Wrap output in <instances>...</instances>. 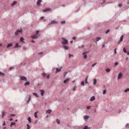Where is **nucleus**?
Masks as SVG:
<instances>
[{"mask_svg": "<svg viewBox=\"0 0 129 129\" xmlns=\"http://www.w3.org/2000/svg\"><path fill=\"white\" fill-rule=\"evenodd\" d=\"M61 39L62 40L61 42V44L62 45V47L65 50H68V47L66 46L68 44V41L66 40L64 37H62Z\"/></svg>", "mask_w": 129, "mask_h": 129, "instance_id": "obj_1", "label": "nucleus"}, {"mask_svg": "<svg viewBox=\"0 0 129 129\" xmlns=\"http://www.w3.org/2000/svg\"><path fill=\"white\" fill-rule=\"evenodd\" d=\"M39 31L37 30L36 33L33 36H31V37L33 39L38 38L40 36V35L39 34Z\"/></svg>", "mask_w": 129, "mask_h": 129, "instance_id": "obj_2", "label": "nucleus"}, {"mask_svg": "<svg viewBox=\"0 0 129 129\" xmlns=\"http://www.w3.org/2000/svg\"><path fill=\"white\" fill-rule=\"evenodd\" d=\"M123 76V75L121 73H119L118 76V79L119 80L121 79Z\"/></svg>", "mask_w": 129, "mask_h": 129, "instance_id": "obj_3", "label": "nucleus"}, {"mask_svg": "<svg viewBox=\"0 0 129 129\" xmlns=\"http://www.w3.org/2000/svg\"><path fill=\"white\" fill-rule=\"evenodd\" d=\"M20 79L21 80L25 81H27V79H26L25 77L24 76H21L20 77Z\"/></svg>", "mask_w": 129, "mask_h": 129, "instance_id": "obj_4", "label": "nucleus"}, {"mask_svg": "<svg viewBox=\"0 0 129 129\" xmlns=\"http://www.w3.org/2000/svg\"><path fill=\"white\" fill-rule=\"evenodd\" d=\"M58 22L55 20H53L51 21V22H50L49 23V24L51 25V24H56Z\"/></svg>", "mask_w": 129, "mask_h": 129, "instance_id": "obj_5", "label": "nucleus"}, {"mask_svg": "<svg viewBox=\"0 0 129 129\" xmlns=\"http://www.w3.org/2000/svg\"><path fill=\"white\" fill-rule=\"evenodd\" d=\"M82 54L83 57L84 58H86L87 57V53L86 52H83Z\"/></svg>", "mask_w": 129, "mask_h": 129, "instance_id": "obj_6", "label": "nucleus"}, {"mask_svg": "<svg viewBox=\"0 0 129 129\" xmlns=\"http://www.w3.org/2000/svg\"><path fill=\"white\" fill-rule=\"evenodd\" d=\"M21 31L20 30H18L17 31H16L15 33V35L16 36H17L18 35L19 33H20Z\"/></svg>", "mask_w": 129, "mask_h": 129, "instance_id": "obj_7", "label": "nucleus"}, {"mask_svg": "<svg viewBox=\"0 0 129 129\" xmlns=\"http://www.w3.org/2000/svg\"><path fill=\"white\" fill-rule=\"evenodd\" d=\"M51 10V9L50 8L46 9H45L43 10V11L44 12H47Z\"/></svg>", "mask_w": 129, "mask_h": 129, "instance_id": "obj_8", "label": "nucleus"}, {"mask_svg": "<svg viewBox=\"0 0 129 129\" xmlns=\"http://www.w3.org/2000/svg\"><path fill=\"white\" fill-rule=\"evenodd\" d=\"M40 91L41 92V94L42 96H43L44 93V90H43L40 89Z\"/></svg>", "mask_w": 129, "mask_h": 129, "instance_id": "obj_9", "label": "nucleus"}, {"mask_svg": "<svg viewBox=\"0 0 129 129\" xmlns=\"http://www.w3.org/2000/svg\"><path fill=\"white\" fill-rule=\"evenodd\" d=\"M30 99H31V95H29L28 100H26V101L27 103H29V101H30Z\"/></svg>", "mask_w": 129, "mask_h": 129, "instance_id": "obj_10", "label": "nucleus"}, {"mask_svg": "<svg viewBox=\"0 0 129 129\" xmlns=\"http://www.w3.org/2000/svg\"><path fill=\"white\" fill-rule=\"evenodd\" d=\"M97 81L96 79H93V85H95L96 84Z\"/></svg>", "mask_w": 129, "mask_h": 129, "instance_id": "obj_11", "label": "nucleus"}, {"mask_svg": "<svg viewBox=\"0 0 129 129\" xmlns=\"http://www.w3.org/2000/svg\"><path fill=\"white\" fill-rule=\"evenodd\" d=\"M95 100V97L94 96H93L90 99V101H92Z\"/></svg>", "mask_w": 129, "mask_h": 129, "instance_id": "obj_12", "label": "nucleus"}, {"mask_svg": "<svg viewBox=\"0 0 129 129\" xmlns=\"http://www.w3.org/2000/svg\"><path fill=\"white\" fill-rule=\"evenodd\" d=\"M17 3V2L16 1H15L13 2L11 4V5L13 7L15 5V4H16Z\"/></svg>", "mask_w": 129, "mask_h": 129, "instance_id": "obj_13", "label": "nucleus"}, {"mask_svg": "<svg viewBox=\"0 0 129 129\" xmlns=\"http://www.w3.org/2000/svg\"><path fill=\"white\" fill-rule=\"evenodd\" d=\"M42 2V0H38L37 2V5H40V3Z\"/></svg>", "mask_w": 129, "mask_h": 129, "instance_id": "obj_14", "label": "nucleus"}, {"mask_svg": "<svg viewBox=\"0 0 129 129\" xmlns=\"http://www.w3.org/2000/svg\"><path fill=\"white\" fill-rule=\"evenodd\" d=\"M19 44L18 43H17L16 44L14 48H18L19 47H21V46H19Z\"/></svg>", "mask_w": 129, "mask_h": 129, "instance_id": "obj_15", "label": "nucleus"}, {"mask_svg": "<svg viewBox=\"0 0 129 129\" xmlns=\"http://www.w3.org/2000/svg\"><path fill=\"white\" fill-rule=\"evenodd\" d=\"M13 44L12 43L8 44L7 46V47L9 48L12 46Z\"/></svg>", "mask_w": 129, "mask_h": 129, "instance_id": "obj_16", "label": "nucleus"}, {"mask_svg": "<svg viewBox=\"0 0 129 129\" xmlns=\"http://www.w3.org/2000/svg\"><path fill=\"white\" fill-rule=\"evenodd\" d=\"M69 80V79L68 78H67L66 80H64L63 81V83L65 84H66L67 82H68Z\"/></svg>", "mask_w": 129, "mask_h": 129, "instance_id": "obj_17", "label": "nucleus"}, {"mask_svg": "<svg viewBox=\"0 0 129 129\" xmlns=\"http://www.w3.org/2000/svg\"><path fill=\"white\" fill-rule=\"evenodd\" d=\"M88 76H86V78H85V81L86 82V83H87V84H89V83L88 82H87V80H88Z\"/></svg>", "mask_w": 129, "mask_h": 129, "instance_id": "obj_18", "label": "nucleus"}, {"mask_svg": "<svg viewBox=\"0 0 129 129\" xmlns=\"http://www.w3.org/2000/svg\"><path fill=\"white\" fill-rule=\"evenodd\" d=\"M89 117L88 116H86L84 117V119L85 121H86L87 120L88 118Z\"/></svg>", "mask_w": 129, "mask_h": 129, "instance_id": "obj_19", "label": "nucleus"}, {"mask_svg": "<svg viewBox=\"0 0 129 129\" xmlns=\"http://www.w3.org/2000/svg\"><path fill=\"white\" fill-rule=\"evenodd\" d=\"M61 69H59L58 68H56V71L57 72H58L60 71Z\"/></svg>", "mask_w": 129, "mask_h": 129, "instance_id": "obj_20", "label": "nucleus"}, {"mask_svg": "<svg viewBox=\"0 0 129 129\" xmlns=\"http://www.w3.org/2000/svg\"><path fill=\"white\" fill-rule=\"evenodd\" d=\"M42 75L43 77H46V74L44 73H43Z\"/></svg>", "mask_w": 129, "mask_h": 129, "instance_id": "obj_21", "label": "nucleus"}, {"mask_svg": "<svg viewBox=\"0 0 129 129\" xmlns=\"http://www.w3.org/2000/svg\"><path fill=\"white\" fill-rule=\"evenodd\" d=\"M123 36L122 35L120 38V41H123Z\"/></svg>", "mask_w": 129, "mask_h": 129, "instance_id": "obj_22", "label": "nucleus"}, {"mask_svg": "<svg viewBox=\"0 0 129 129\" xmlns=\"http://www.w3.org/2000/svg\"><path fill=\"white\" fill-rule=\"evenodd\" d=\"M101 39V38L100 37H98L96 38V42H97L99 40Z\"/></svg>", "mask_w": 129, "mask_h": 129, "instance_id": "obj_23", "label": "nucleus"}, {"mask_svg": "<svg viewBox=\"0 0 129 129\" xmlns=\"http://www.w3.org/2000/svg\"><path fill=\"white\" fill-rule=\"evenodd\" d=\"M37 112H35L34 113V116L35 118H37Z\"/></svg>", "mask_w": 129, "mask_h": 129, "instance_id": "obj_24", "label": "nucleus"}, {"mask_svg": "<svg viewBox=\"0 0 129 129\" xmlns=\"http://www.w3.org/2000/svg\"><path fill=\"white\" fill-rule=\"evenodd\" d=\"M33 94V95H34L36 96L37 97H39L38 96V94H37V93H34Z\"/></svg>", "mask_w": 129, "mask_h": 129, "instance_id": "obj_25", "label": "nucleus"}, {"mask_svg": "<svg viewBox=\"0 0 129 129\" xmlns=\"http://www.w3.org/2000/svg\"><path fill=\"white\" fill-rule=\"evenodd\" d=\"M56 122L58 124H59L60 123V121L58 119H57L56 120Z\"/></svg>", "mask_w": 129, "mask_h": 129, "instance_id": "obj_26", "label": "nucleus"}, {"mask_svg": "<svg viewBox=\"0 0 129 129\" xmlns=\"http://www.w3.org/2000/svg\"><path fill=\"white\" fill-rule=\"evenodd\" d=\"M52 110H48L47 111V112L48 113H50L52 112Z\"/></svg>", "mask_w": 129, "mask_h": 129, "instance_id": "obj_27", "label": "nucleus"}, {"mask_svg": "<svg viewBox=\"0 0 129 129\" xmlns=\"http://www.w3.org/2000/svg\"><path fill=\"white\" fill-rule=\"evenodd\" d=\"M123 51L125 53H126V50L125 47L123 48Z\"/></svg>", "mask_w": 129, "mask_h": 129, "instance_id": "obj_28", "label": "nucleus"}, {"mask_svg": "<svg viewBox=\"0 0 129 129\" xmlns=\"http://www.w3.org/2000/svg\"><path fill=\"white\" fill-rule=\"evenodd\" d=\"M129 91V88H127L125 89V90L124 91L125 92H126L128 91Z\"/></svg>", "mask_w": 129, "mask_h": 129, "instance_id": "obj_29", "label": "nucleus"}, {"mask_svg": "<svg viewBox=\"0 0 129 129\" xmlns=\"http://www.w3.org/2000/svg\"><path fill=\"white\" fill-rule=\"evenodd\" d=\"M29 82H26L24 84V85H25V86H26L27 85H29Z\"/></svg>", "mask_w": 129, "mask_h": 129, "instance_id": "obj_30", "label": "nucleus"}, {"mask_svg": "<svg viewBox=\"0 0 129 129\" xmlns=\"http://www.w3.org/2000/svg\"><path fill=\"white\" fill-rule=\"evenodd\" d=\"M0 75L4 76L5 75L4 74L1 72H0Z\"/></svg>", "mask_w": 129, "mask_h": 129, "instance_id": "obj_31", "label": "nucleus"}, {"mask_svg": "<svg viewBox=\"0 0 129 129\" xmlns=\"http://www.w3.org/2000/svg\"><path fill=\"white\" fill-rule=\"evenodd\" d=\"M28 120L30 122H31V119L30 117H28Z\"/></svg>", "mask_w": 129, "mask_h": 129, "instance_id": "obj_32", "label": "nucleus"}, {"mask_svg": "<svg viewBox=\"0 0 129 129\" xmlns=\"http://www.w3.org/2000/svg\"><path fill=\"white\" fill-rule=\"evenodd\" d=\"M110 70L109 69H106V71L107 72H109L110 71Z\"/></svg>", "mask_w": 129, "mask_h": 129, "instance_id": "obj_33", "label": "nucleus"}, {"mask_svg": "<svg viewBox=\"0 0 129 129\" xmlns=\"http://www.w3.org/2000/svg\"><path fill=\"white\" fill-rule=\"evenodd\" d=\"M60 23L62 24H65V21H62L60 22Z\"/></svg>", "mask_w": 129, "mask_h": 129, "instance_id": "obj_34", "label": "nucleus"}, {"mask_svg": "<svg viewBox=\"0 0 129 129\" xmlns=\"http://www.w3.org/2000/svg\"><path fill=\"white\" fill-rule=\"evenodd\" d=\"M81 85H82V86H84V82L83 81H82L81 83Z\"/></svg>", "mask_w": 129, "mask_h": 129, "instance_id": "obj_35", "label": "nucleus"}, {"mask_svg": "<svg viewBox=\"0 0 129 129\" xmlns=\"http://www.w3.org/2000/svg\"><path fill=\"white\" fill-rule=\"evenodd\" d=\"M71 57H73V55H71L69 53V58H70Z\"/></svg>", "mask_w": 129, "mask_h": 129, "instance_id": "obj_36", "label": "nucleus"}, {"mask_svg": "<svg viewBox=\"0 0 129 129\" xmlns=\"http://www.w3.org/2000/svg\"><path fill=\"white\" fill-rule=\"evenodd\" d=\"M15 122H12L11 123V124L10 125V126L11 127L12 125H15Z\"/></svg>", "mask_w": 129, "mask_h": 129, "instance_id": "obj_37", "label": "nucleus"}, {"mask_svg": "<svg viewBox=\"0 0 129 129\" xmlns=\"http://www.w3.org/2000/svg\"><path fill=\"white\" fill-rule=\"evenodd\" d=\"M20 40L21 41H22V42H23V41L24 40V38H23V37H21L20 38Z\"/></svg>", "mask_w": 129, "mask_h": 129, "instance_id": "obj_38", "label": "nucleus"}, {"mask_svg": "<svg viewBox=\"0 0 129 129\" xmlns=\"http://www.w3.org/2000/svg\"><path fill=\"white\" fill-rule=\"evenodd\" d=\"M91 107V106H88L87 107V110H89L90 109Z\"/></svg>", "mask_w": 129, "mask_h": 129, "instance_id": "obj_39", "label": "nucleus"}, {"mask_svg": "<svg viewBox=\"0 0 129 129\" xmlns=\"http://www.w3.org/2000/svg\"><path fill=\"white\" fill-rule=\"evenodd\" d=\"M5 112H2V118H3L4 117V115L5 114Z\"/></svg>", "mask_w": 129, "mask_h": 129, "instance_id": "obj_40", "label": "nucleus"}, {"mask_svg": "<svg viewBox=\"0 0 129 129\" xmlns=\"http://www.w3.org/2000/svg\"><path fill=\"white\" fill-rule=\"evenodd\" d=\"M96 63H97L95 62V63H94L91 66L92 67H94L96 64Z\"/></svg>", "mask_w": 129, "mask_h": 129, "instance_id": "obj_41", "label": "nucleus"}, {"mask_svg": "<svg viewBox=\"0 0 129 129\" xmlns=\"http://www.w3.org/2000/svg\"><path fill=\"white\" fill-rule=\"evenodd\" d=\"M126 127L127 128H129V124H126Z\"/></svg>", "mask_w": 129, "mask_h": 129, "instance_id": "obj_42", "label": "nucleus"}, {"mask_svg": "<svg viewBox=\"0 0 129 129\" xmlns=\"http://www.w3.org/2000/svg\"><path fill=\"white\" fill-rule=\"evenodd\" d=\"M27 129H29L30 128V127H29V125L28 124H27Z\"/></svg>", "mask_w": 129, "mask_h": 129, "instance_id": "obj_43", "label": "nucleus"}, {"mask_svg": "<svg viewBox=\"0 0 129 129\" xmlns=\"http://www.w3.org/2000/svg\"><path fill=\"white\" fill-rule=\"evenodd\" d=\"M106 90H104L103 92V94H105L106 93Z\"/></svg>", "mask_w": 129, "mask_h": 129, "instance_id": "obj_44", "label": "nucleus"}, {"mask_svg": "<svg viewBox=\"0 0 129 129\" xmlns=\"http://www.w3.org/2000/svg\"><path fill=\"white\" fill-rule=\"evenodd\" d=\"M88 128V127L87 126H85L83 128V129H87Z\"/></svg>", "mask_w": 129, "mask_h": 129, "instance_id": "obj_45", "label": "nucleus"}, {"mask_svg": "<svg viewBox=\"0 0 129 129\" xmlns=\"http://www.w3.org/2000/svg\"><path fill=\"white\" fill-rule=\"evenodd\" d=\"M65 74L64 75V77H65L66 75L68 73L66 72H65Z\"/></svg>", "mask_w": 129, "mask_h": 129, "instance_id": "obj_46", "label": "nucleus"}, {"mask_svg": "<svg viewBox=\"0 0 129 129\" xmlns=\"http://www.w3.org/2000/svg\"><path fill=\"white\" fill-rule=\"evenodd\" d=\"M50 75H48L46 77L47 79H49V78Z\"/></svg>", "mask_w": 129, "mask_h": 129, "instance_id": "obj_47", "label": "nucleus"}, {"mask_svg": "<svg viewBox=\"0 0 129 129\" xmlns=\"http://www.w3.org/2000/svg\"><path fill=\"white\" fill-rule=\"evenodd\" d=\"M109 30H107L106 31V34H107L109 32Z\"/></svg>", "mask_w": 129, "mask_h": 129, "instance_id": "obj_48", "label": "nucleus"}, {"mask_svg": "<svg viewBox=\"0 0 129 129\" xmlns=\"http://www.w3.org/2000/svg\"><path fill=\"white\" fill-rule=\"evenodd\" d=\"M116 48H115V49L114 50V53L115 54H116Z\"/></svg>", "mask_w": 129, "mask_h": 129, "instance_id": "obj_49", "label": "nucleus"}, {"mask_svg": "<svg viewBox=\"0 0 129 129\" xmlns=\"http://www.w3.org/2000/svg\"><path fill=\"white\" fill-rule=\"evenodd\" d=\"M72 39L74 40H75L76 39V37H74Z\"/></svg>", "mask_w": 129, "mask_h": 129, "instance_id": "obj_50", "label": "nucleus"}, {"mask_svg": "<svg viewBox=\"0 0 129 129\" xmlns=\"http://www.w3.org/2000/svg\"><path fill=\"white\" fill-rule=\"evenodd\" d=\"M119 7H121L122 6V5L121 4H120L119 5Z\"/></svg>", "mask_w": 129, "mask_h": 129, "instance_id": "obj_51", "label": "nucleus"}, {"mask_svg": "<svg viewBox=\"0 0 129 129\" xmlns=\"http://www.w3.org/2000/svg\"><path fill=\"white\" fill-rule=\"evenodd\" d=\"M105 46V44H104L102 45V48H103Z\"/></svg>", "mask_w": 129, "mask_h": 129, "instance_id": "obj_52", "label": "nucleus"}, {"mask_svg": "<svg viewBox=\"0 0 129 129\" xmlns=\"http://www.w3.org/2000/svg\"><path fill=\"white\" fill-rule=\"evenodd\" d=\"M6 125L5 122V121H4L3 124V126H4V125Z\"/></svg>", "mask_w": 129, "mask_h": 129, "instance_id": "obj_53", "label": "nucleus"}, {"mask_svg": "<svg viewBox=\"0 0 129 129\" xmlns=\"http://www.w3.org/2000/svg\"><path fill=\"white\" fill-rule=\"evenodd\" d=\"M117 64H118V63H117V62H115V64H114V65H115V66H116V65H117Z\"/></svg>", "mask_w": 129, "mask_h": 129, "instance_id": "obj_54", "label": "nucleus"}, {"mask_svg": "<svg viewBox=\"0 0 129 129\" xmlns=\"http://www.w3.org/2000/svg\"><path fill=\"white\" fill-rule=\"evenodd\" d=\"M76 88V86H75V87H74V88H73V90H75V88Z\"/></svg>", "mask_w": 129, "mask_h": 129, "instance_id": "obj_55", "label": "nucleus"}, {"mask_svg": "<svg viewBox=\"0 0 129 129\" xmlns=\"http://www.w3.org/2000/svg\"><path fill=\"white\" fill-rule=\"evenodd\" d=\"M11 115L12 116H15V115L14 114H11Z\"/></svg>", "mask_w": 129, "mask_h": 129, "instance_id": "obj_56", "label": "nucleus"}, {"mask_svg": "<svg viewBox=\"0 0 129 129\" xmlns=\"http://www.w3.org/2000/svg\"><path fill=\"white\" fill-rule=\"evenodd\" d=\"M42 52H40L38 53V54H42Z\"/></svg>", "mask_w": 129, "mask_h": 129, "instance_id": "obj_57", "label": "nucleus"}, {"mask_svg": "<svg viewBox=\"0 0 129 129\" xmlns=\"http://www.w3.org/2000/svg\"><path fill=\"white\" fill-rule=\"evenodd\" d=\"M127 54L128 55H129V51H127Z\"/></svg>", "mask_w": 129, "mask_h": 129, "instance_id": "obj_58", "label": "nucleus"}, {"mask_svg": "<svg viewBox=\"0 0 129 129\" xmlns=\"http://www.w3.org/2000/svg\"><path fill=\"white\" fill-rule=\"evenodd\" d=\"M12 68H13L12 67H11L10 68V70H12Z\"/></svg>", "mask_w": 129, "mask_h": 129, "instance_id": "obj_59", "label": "nucleus"}, {"mask_svg": "<svg viewBox=\"0 0 129 129\" xmlns=\"http://www.w3.org/2000/svg\"><path fill=\"white\" fill-rule=\"evenodd\" d=\"M31 42H33V43H35V42L34 41H33V40H32L31 41Z\"/></svg>", "mask_w": 129, "mask_h": 129, "instance_id": "obj_60", "label": "nucleus"}, {"mask_svg": "<svg viewBox=\"0 0 129 129\" xmlns=\"http://www.w3.org/2000/svg\"><path fill=\"white\" fill-rule=\"evenodd\" d=\"M41 18L42 19H43L44 18V17H41Z\"/></svg>", "mask_w": 129, "mask_h": 129, "instance_id": "obj_61", "label": "nucleus"}, {"mask_svg": "<svg viewBox=\"0 0 129 129\" xmlns=\"http://www.w3.org/2000/svg\"><path fill=\"white\" fill-rule=\"evenodd\" d=\"M10 120L11 121H12L13 120V119L12 118H11L10 119Z\"/></svg>", "mask_w": 129, "mask_h": 129, "instance_id": "obj_62", "label": "nucleus"}, {"mask_svg": "<svg viewBox=\"0 0 129 129\" xmlns=\"http://www.w3.org/2000/svg\"><path fill=\"white\" fill-rule=\"evenodd\" d=\"M94 112H95V113H96V110L95 109V110H94Z\"/></svg>", "mask_w": 129, "mask_h": 129, "instance_id": "obj_63", "label": "nucleus"}, {"mask_svg": "<svg viewBox=\"0 0 129 129\" xmlns=\"http://www.w3.org/2000/svg\"><path fill=\"white\" fill-rule=\"evenodd\" d=\"M75 82V80H74L73 81H72V82H73V83H74Z\"/></svg>", "mask_w": 129, "mask_h": 129, "instance_id": "obj_64", "label": "nucleus"}]
</instances>
